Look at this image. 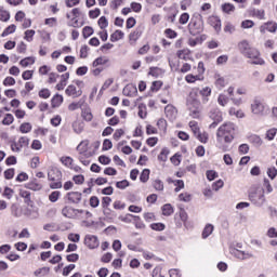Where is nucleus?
Instances as JSON below:
<instances>
[{
	"label": "nucleus",
	"instance_id": "393cba45",
	"mask_svg": "<svg viewBox=\"0 0 277 277\" xmlns=\"http://www.w3.org/2000/svg\"><path fill=\"white\" fill-rule=\"evenodd\" d=\"M68 79H70V74L65 72L61 76L60 83L56 84V90L62 91L68 84Z\"/></svg>",
	"mask_w": 277,
	"mask_h": 277
},
{
	"label": "nucleus",
	"instance_id": "09e8293b",
	"mask_svg": "<svg viewBox=\"0 0 277 277\" xmlns=\"http://www.w3.org/2000/svg\"><path fill=\"white\" fill-rule=\"evenodd\" d=\"M149 179H150V170L148 169L143 170L140 176V181L142 183H147Z\"/></svg>",
	"mask_w": 277,
	"mask_h": 277
},
{
	"label": "nucleus",
	"instance_id": "c85d7f7f",
	"mask_svg": "<svg viewBox=\"0 0 277 277\" xmlns=\"http://www.w3.org/2000/svg\"><path fill=\"white\" fill-rule=\"evenodd\" d=\"M26 189H31V192H40L42 189V184H40L37 180L28 182L25 184Z\"/></svg>",
	"mask_w": 277,
	"mask_h": 277
},
{
	"label": "nucleus",
	"instance_id": "412c9836",
	"mask_svg": "<svg viewBox=\"0 0 277 277\" xmlns=\"http://www.w3.org/2000/svg\"><path fill=\"white\" fill-rule=\"evenodd\" d=\"M82 195L79 192H70L67 194V200L72 205H79L81 202Z\"/></svg>",
	"mask_w": 277,
	"mask_h": 277
},
{
	"label": "nucleus",
	"instance_id": "ea45409f",
	"mask_svg": "<svg viewBox=\"0 0 277 277\" xmlns=\"http://www.w3.org/2000/svg\"><path fill=\"white\" fill-rule=\"evenodd\" d=\"M21 66L23 68H27V66H32V64H36V58L29 56L19 62Z\"/></svg>",
	"mask_w": 277,
	"mask_h": 277
},
{
	"label": "nucleus",
	"instance_id": "c9c22d12",
	"mask_svg": "<svg viewBox=\"0 0 277 277\" xmlns=\"http://www.w3.org/2000/svg\"><path fill=\"white\" fill-rule=\"evenodd\" d=\"M161 211L162 215L170 216L172 215V213H174V208L172 207V205L166 203L164 206H162Z\"/></svg>",
	"mask_w": 277,
	"mask_h": 277
},
{
	"label": "nucleus",
	"instance_id": "bf43d9fd",
	"mask_svg": "<svg viewBox=\"0 0 277 277\" xmlns=\"http://www.w3.org/2000/svg\"><path fill=\"white\" fill-rule=\"evenodd\" d=\"M181 202H192V195L189 193H182L179 195Z\"/></svg>",
	"mask_w": 277,
	"mask_h": 277
},
{
	"label": "nucleus",
	"instance_id": "13d9d810",
	"mask_svg": "<svg viewBox=\"0 0 277 277\" xmlns=\"http://www.w3.org/2000/svg\"><path fill=\"white\" fill-rule=\"evenodd\" d=\"M134 217H135V215H133V214H126V215H120L119 220L121 222H124V224H131V222H133Z\"/></svg>",
	"mask_w": 277,
	"mask_h": 277
},
{
	"label": "nucleus",
	"instance_id": "dca6fc26",
	"mask_svg": "<svg viewBox=\"0 0 277 277\" xmlns=\"http://www.w3.org/2000/svg\"><path fill=\"white\" fill-rule=\"evenodd\" d=\"M227 94H229V96H232L230 101L234 105H236V107H239L240 105H243V98L237 97L235 95V87H228Z\"/></svg>",
	"mask_w": 277,
	"mask_h": 277
},
{
	"label": "nucleus",
	"instance_id": "ddd939ff",
	"mask_svg": "<svg viewBox=\"0 0 277 277\" xmlns=\"http://www.w3.org/2000/svg\"><path fill=\"white\" fill-rule=\"evenodd\" d=\"M84 246L89 248V250H96L98 246H101V241L98 240V237L95 235H85L84 236Z\"/></svg>",
	"mask_w": 277,
	"mask_h": 277
},
{
	"label": "nucleus",
	"instance_id": "39448f33",
	"mask_svg": "<svg viewBox=\"0 0 277 277\" xmlns=\"http://www.w3.org/2000/svg\"><path fill=\"white\" fill-rule=\"evenodd\" d=\"M48 181H51V189H62V171L56 167H51L48 171Z\"/></svg>",
	"mask_w": 277,
	"mask_h": 277
},
{
	"label": "nucleus",
	"instance_id": "680f3d73",
	"mask_svg": "<svg viewBox=\"0 0 277 277\" xmlns=\"http://www.w3.org/2000/svg\"><path fill=\"white\" fill-rule=\"evenodd\" d=\"M266 174L268 177H271L272 181H274V179H276L277 176V169L276 167H271L267 169Z\"/></svg>",
	"mask_w": 277,
	"mask_h": 277
},
{
	"label": "nucleus",
	"instance_id": "338daca9",
	"mask_svg": "<svg viewBox=\"0 0 277 277\" xmlns=\"http://www.w3.org/2000/svg\"><path fill=\"white\" fill-rule=\"evenodd\" d=\"M138 116L142 119L146 118V116H147V114H146V106L144 104H140L138 105Z\"/></svg>",
	"mask_w": 277,
	"mask_h": 277
},
{
	"label": "nucleus",
	"instance_id": "e2e57ef3",
	"mask_svg": "<svg viewBox=\"0 0 277 277\" xmlns=\"http://www.w3.org/2000/svg\"><path fill=\"white\" fill-rule=\"evenodd\" d=\"M276 133H277V129H275V128L267 130L266 140H268V142H272V140H274V137H276Z\"/></svg>",
	"mask_w": 277,
	"mask_h": 277
},
{
	"label": "nucleus",
	"instance_id": "5fc2aeb1",
	"mask_svg": "<svg viewBox=\"0 0 277 277\" xmlns=\"http://www.w3.org/2000/svg\"><path fill=\"white\" fill-rule=\"evenodd\" d=\"M94 34V28H92L91 26H85L82 29V36L83 38H90V36H92Z\"/></svg>",
	"mask_w": 277,
	"mask_h": 277
},
{
	"label": "nucleus",
	"instance_id": "8fccbe9b",
	"mask_svg": "<svg viewBox=\"0 0 277 277\" xmlns=\"http://www.w3.org/2000/svg\"><path fill=\"white\" fill-rule=\"evenodd\" d=\"M229 98L225 94H220L217 97V103L221 107H226L228 105Z\"/></svg>",
	"mask_w": 277,
	"mask_h": 277
},
{
	"label": "nucleus",
	"instance_id": "b1692460",
	"mask_svg": "<svg viewBox=\"0 0 277 277\" xmlns=\"http://www.w3.org/2000/svg\"><path fill=\"white\" fill-rule=\"evenodd\" d=\"M81 118L85 122H92V120L94 119V115H92V109L90 107L82 108Z\"/></svg>",
	"mask_w": 277,
	"mask_h": 277
},
{
	"label": "nucleus",
	"instance_id": "6e6d98bb",
	"mask_svg": "<svg viewBox=\"0 0 277 277\" xmlns=\"http://www.w3.org/2000/svg\"><path fill=\"white\" fill-rule=\"evenodd\" d=\"M188 124L194 135L200 133V127L198 126L197 121H190Z\"/></svg>",
	"mask_w": 277,
	"mask_h": 277
},
{
	"label": "nucleus",
	"instance_id": "69168bd1",
	"mask_svg": "<svg viewBox=\"0 0 277 277\" xmlns=\"http://www.w3.org/2000/svg\"><path fill=\"white\" fill-rule=\"evenodd\" d=\"M39 97L40 98H50L51 97V91L49 89H41L39 91Z\"/></svg>",
	"mask_w": 277,
	"mask_h": 277
},
{
	"label": "nucleus",
	"instance_id": "a19ab883",
	"mask_svg": "<svg viewBox=\"0 0 277 277\" xmlns=\"http://www.w3.org/2000/svg\"><path fill=\"white\" fill-rule=\"evenodd\" d=\"M142 27H137L132 34H130V40H133L134 42L140 40L142 37Z\"/></svg>",
	"mask_w": 277,
	"mask_h": 277
},
{
	"label": "nucleus",
	"instance_id": "f257e3e1",
	"mask_svg": "<svg viewBox=\"0 0 277 277\" xmlns=\"http://www.w3.org/2000/svg\"><path fill=\"white\" fill-rule=\"evenodd\" d=\"M237 123L226 122L223 123L216 131V146L223 153L228 150V146L226 144H230L235 140V135L237 133Z\"/></svg>",
	"mask_w": 277,
	"mask_h": 277
},
{
	"label": "nucleus",
	"instance_id": "9d476101",
	"mask_svg": "<svg viewBox=\"0 0 277 277\" xmlns=\"http://www.w3.org/2000/svg\"><path fill=\"white\" fill-rule=\"evenodd\" d=\"M27 146H29V137L22 136L17 142L11 144V150L13 153H21L23 148H27Z\"/></svg>",
	"mask_w": 277,
	"mask_h": 277
},
{
	"label": "nucleus",
	"instance_id": "2f4dec72",
	"mask_svg": "<svg viewBox=\"0 0 277 277\" xmlns=\"http://www.w3.org/2000/svg\"><path fill=\"white\" fill-rule=\"evenodd\" d=\"M64 103V96L56 94L52 97L51 104L53 108L60 107Z\"/></svg>",
	"mask_w": 277,
	"mask_h": 277
},
{
	"label": "nucleus",
	"instance_id": "20e7f679",
	"mask_svg": "<svg viewBox=\"0 0 277 277\" xmlns=\"http://www.w3.org/2000/svg\"><path fill=\"white\" fill-rule=\"evenodd\" d=\"M250 201L255 207H263L265 205V189L261 185H254L249 192Z\"/></svg>",
	"mask_w": 277,
	"mask_h": 277
},
{
	"label": "nucleus",
	"instance_id": "72a5a7b5",
	"mask_svg": "<svg viewBox=\"0 0 277 277\" xmlns=\"http://www.w3.org/2000/svg\"><path fill=\"white\" fill-rule=\"evenodd\" d=\"M248 140L251 144H254L255 146H263V138H261V136L256 134H251Z\"/></svg>",
	"mask_w": 277,
	"mask_h": 277
},
{
	"label": "nucleus",
	"instance_id": "4c0bfd02",
	"mask_svg": "<svg viewBox=\"0 0 277 277\" xmlns=\"http://www.w3.org/2000/svg\"><path fill=\"white\" fill-rule=\"evenodd\" d=\"M124 96H133V94H137V88L133 85H127L123 89Z\"/></svg>",
	"mask_w": 277,
	"mask_h": 277
},
{
	"label": "nucleus",
	"instance_id": "7ed1b4c3",
	"mask_svg": "<svg viewBox=\"0 0 277 277\" xmlns=\"http://www.w3.org/2000/svg\"><path fill=\"white\" fill-rule=\"evenodd\" d=\"M62 215H64V217H68L69 220H83V217H92V213H90V211L75 209L70 206H65L62 209Z\"/></svg>",
	"mask_w": 277,
	"mask_h": 277
},
{
	"label": "nucleus",
	"instance_id": "7c9ffc66",
	"mask_svg": "<svg viewBox=\"0 0 277 277\" xmlns=\"http://www.w3.org/2000/svg\"><path fill=\"white\" fill-rule=\"evenodd\" d=\"M71 127H72L74 133H77L78 135L80 133H83V128H84L83 121L76 120L72 122Z\"/></svg>",
	"mask_w": 277,
	"mask_h": 277
},
{
	"label": "nucleus",
	"instance_id": "aec40b11",
	"mask_svg": "<svg viewBox=\"0 0 277 277\" xmlns=\"http://www.w3.org/2000/svg\"><path fill=\"white\" fill-rule=\"evenodd\" d=\"M211 93H212L211 87H203L199 91L203 105H207V103H209V96H211Z\"/></svg>",
	"mask_w": 277,
	"mask_h": 277
},
{
	"label": "nucleus",
	"instance_id": "864d4df0",
	"mask_svg": "<svg viewBox=\"0 0 277 277\" xmlns=\"http://www.w3.org/2000/svg\"><path fill=\"white\" fill-rule=\"evenodd\" d=\"M82 105V102H72L68 105V111H77V109H81Z\"/></svg>",
	"mask_w": 277,
	"mask_h": 277
},
{
	"label": "nucleus",
	"instance_id": "49530a36",
	"mask_svg": "<svg viewBox=\"0 0 277 277\" xmlns=\"http://www.w3.org/2000/svg\"><path fill=\"white\" fill-rule=\"evenodd\" d=\"M169 155H170V149H168L167 147L162 148L158 156L159 161H168Z\"/></svg>",
	"mask_w": 277,
	"mask_h": 277
},
{
	"label": "nucleus",
	"instance_id": "cd10ccee",
	"mask_svg": "<svg viewBox=\"0 0 277 277\" xmlns=\"http://www.w3.org/2000/svg\"><path fill=\"white\" fill-rule=\"evenodd\" d=\"M61 161L63 166H66V168H69L70 170H76V172L79 170V167H75L72 163L74 160L71 157H62Z\"/></svg>",
	"mask_w": 277,
	"mask_h": 277
},
{
	"label": "nucleus",
	"instance_id": "6ab92c4d",
	"mask_svg": "<svg viewBox=\"0 0 277 277\" xmlns=\"http://www.w3.org/2000/svg\"><path fill=\"white\" fill-rule=\"evenodd\" d=\"M214 79V85L215 88H217V90H223V88H226V85H228V81H226V79L220 74H215Z\"/></svg>",
	"mask_w": 277,
	"mask_h": 277
},
{
	"label": "nucleus",
	"instance_id": "774afa93",
	"mask_svg": "<svg viewBox=\"0 0 277 277\" xmlns=\"http://www.w3.org/2000/svg\"><path fill=\"white\" fill-rule=\"evenodd\" d=\"M169 276L170 277H183V275L181 274L180 269L176 268H172L169 271Z\"/></svg>",
	"mask_w": 277,
	"mask_h": 277
},
{
	"label": "nucleus",
	"instance_id": "f8f14e48",
	"mask_svg": "<svg viewBox=\"0 0 277 277\" xmlns=\"http://www.w3.org/2000/svg\"><path fill=\"white\" fill-rule=\"evenodd\" d=\"M251 113L254 116H263L265 114V104L259 98L253 100L251 103Z\"/></svg>",
	"mask_w": 277,
	"mask_h": 277
},
{
	"label": "nucleus",
	"instance_id": "603ef678",
	"mask_svg": "<svg viewBox=\"0 0 277 277\" xmlns=\"http://www.w3.org/2000/svg\"><path fill=\"white\" fill-rule=\"evenodd\" d=\"M14 31H16V25H10L3 30L1 37L5 38V36H10V34H14Z\"/></svg>",
	"mask_w": 277,
	"mask_h": 277
},
{
	"label": "nucleus",
	"instance_id": "bb28decb",
	"mask_svg": "<svg viewBox=\"0 0 277 277\" xmlns=\"http://www.w3.org/2000/svg\"><path fill=\"white\" fill-rule=\"evenodd\" d=\"M213 230H215V227L213 226V224L208 223L202 230V234H201L202 239H209V237L213 235Z\"/></svg>",
	"mask_w": 277,
	"mask_h": 277
},
{
	"label": "nucleus",
	"instance_id": "423d86ee",
	"mask_svg": "<svg viewBox=\"0 0 277 277\" xmlns=\"http://www.w3.org/2000/svg\"><path fill=\"white\" fill-rule=\"evenodd\" d=\"M188 31L190 36H198L205 31V21H202V15L192 19V22L188 24Z\"/></svg>",
	"mask_w": 277,
	"mask_h": 277
},
{
	"label": "nucleus",
	"instance_id": "a211bd4d",
	"mask_svg": "<svg viewBox=\"0 0 277 277\" xmlns=\"http://www.w3.org/2000/svg\"><path fill=\"white\" fill-rule=\"evenodd\" d=\"M164 114H166L168 120H170L171 122H174V120H176L177 111H176V108L174 106L167 105L164 107Z\"/></svg>",
	"mask_w": 277,
	"mask_h": 277
},
{
	"label": "nucleus",
	"instance_id": "2eb2a0df",
	"mask_svg": "<svg viewBox=\"0 0 277 277\" xmlns=\"http://www.w3.org/2000/svg\"><path fill=\"white\" fill-rule=\"evenodd\" d=\"M208 25L210 27H213V29L219 34V31H222V19H220V16L217 15H211L208 17Z\"/></svg>",
	"mask_w": 277,
	"mask_h": 277
},
{
	"label": "nucleus",
	"instance_id": "a18cd8bd",
	"mask_svg": "<svg viewBox=\"0 0 277 277\" xmlns=\"http://www.w3.org/2000/svg\"><path fill=\"white\" fill-rule=\"evenodd\" d=\"M90 157H92V154H80L79 155V161H81L82 164L84 166H89L91 163V161L89 160Z\"/></svg>",
	"mask_w": 277,
	"mask_h": 277
},
{
	"label": "nucleus",
	"instance_id": "9b49d317",
	"mask_svg": "<svg viewBox=\"0 0 277 277\" xmlns=\"http://www.w3.org/2000/svg\"><path fill=\"white\" fill-rule=\"evenodd\" d=\"M230 254H233L235 259H238V261H248L250 259H254V254L252 252L239 250L236 248L230 250Z\"/></svg>",
	"mask_w": 277,
	"mask_h": 277
},
{
	"label": "nucleus",
	"instance_id": "0e129e2a",
	"mask_svg": "<svg viewBox=\"0 0 277 277\" xmlns=\"http://www.w3.org/2000/svg\"><path fill=\"white\" fill-rule=\"evenodd\" d=\"M150 228H151V230H158V232L166 230V224H163V223H154V224L150 225Z\"/></svg>",
	"mask_w": 277,
	"mask_h": 277
},
{
	"label": "nucleus",
	"instance_id": "f03ea898",
	"mask_svg": "<svg viewBox=\"0 0 277 277\" xmlns=\"http://www.w3.org/2000/svg\"><path fill=\"white\" fill-rule=\"evenodd\" d=\"M187 107L190 118H195L196 120L202 118V104L198 98V92L192 91L189 93L187 98Z\"/></svg>",
	"mask_w": 277,
	"mask_h": 277
},
{
	"label": "nucleus",
	"instance_id": "473e14b6",
	"mask_svg": "<svg viewBox=\"0 0 277 277\" xmlns=\"http://www.w3.org/2000/svg\"><path fill=\"white\" fill-rule=\"evenodd\" d=\"M19 196H21V198H24L25 205H27L29 202H34L31 200V193H29V190H25V189L21 188L19 189Z\"/></svg>",
	"mask_w": 277,
	"mask_h": 277
},
{
	"label": "nucleus",
	"instance_id": "5701e85b",
	"mask_svg": "<svg viewBox=\"0 0 277 277\" xmlns=\"http://www.w3.org/2000/svg\"><path fill=\"white\" fill-rule=\"evenodd\" d=\"M67 96H71L72 98H78V96H81V90H77V87L69 84L65 91Z\"/></svg>",
	"mask_w": 277,
	"mask_h": 277
},
{
	"label": "nucleus",
	"instance_id": "37998d69",
	"mask_svg": "<svg viewBox=\"0 0 277 277\" xmlns=\"http://www.w3.org/2000/svg\"><path fill=\"white\" fill-rule=\"evenodd\" d=\"M0 21H2V23H8V21H10V11L0 8Z\"/></svg>",
	"mask_w": 277,
	"mask_h": 277
},
{
	"label": "nucleus",
	"instance_id": "f704fd0d",
	"mask_svg": "<svg viewBox=\"0 0 277 277\" xmlns=\"http://www.w3.org/2000/svg\"><path fill=\"white\" fill-rule=\"evenodd\" d=\"M228 114H229V116H235V118H246V113H243L241 109H237L235 107L229 108Z\"/></svg>",
	"mask_w": 277,
	"mask_h": 277
},
{
	"label": "nucleus",
	"instance_id": "6e6552de",
	"mask_svg": "<svg viewBox=\"0 0 277 277\" xmlns=\"http://www.w3.org/2000/svg\"><path fill=\"white\" fill-rule=\"evenodd\" d=\"M238 49L240 51V53H242V55H245V57H256V55H259V51H256L255 49H252L250 47V43L247 40H242L238 43Z\"/></svg>",
	"mask_w": 277,
	"mask_h": 277
},
{
	"label": "nucleus",
	"instance_id": "de8ad7c7",
	"mask_svg": "<svg viewBox=\"0 0 277 277\" xmlns=\"http://www.w3.org/2000/svg\"><path fill=\"white\" fill-rule=\"evenodd\" d=\"M157 127L162 131V133H166V131H168V121H166L163 118H160L157 121Z\"/></svg>",
	"mask_w": 277,
	"mask_h": 277
},
{
	"label": "nucleus",
	"instance_id": "f3484780",
	"mask_svg": "<svg viewBox=\"0 0 277 277\" xmlns=\"http://www.w3.org/2000/svg\"><path fill=\"white\" fill-rule=\"evenodd\" d=\"M277 30V23L276 22H268L263 24L260 27L261 34H265V31H269L271 34H276Z\"/></svg>",
	"mask_w": 277,
	"mask_h": 277
},
{
	"label": "nucleus",
	"instance_id": "58836bf2",
	"mask_svg": "<svg viewBox=\"0 0 277 277\" xmlns=\"http://www.w3.org/2000/svg\"><path fill=\"white\" fill-rule=\"evenodd\" d=\"M252 16H255V18H259L260 21H265V10L253 9Z\"/></svg>",
	"mask_w": 277,
	"mask_h": 277
},
{
	"label": "nucleus",
	"instance_id": "4d7b16f0",
	"mask_svg": "<svg viewBox=\"0 0 277 277\" xmlns=\"http://www.w3.org/2000/svg\"><path fill=\"white\" fill-rule=\"evenodd\" d=\"M60 196H62L61 192L58 190L52 192L49 196L50 202H57V200H60Z\"/></svg>",
	"mask_w": 277,
	"mask_h": 277
},
{
	"label": "nucleus",
	"instance_id": "1a4fd4ad",
	"mask_svg": "<svg viewBox=\"0 0 277 277\" xmlns=\"http://www.w3.org/2000/svg\"><path fill=\"white\" fill-rule=\"evenodd\" d=\"M67 18L69 19L68 26L69 27H83V23H79V16H81V10L78 8L72 9L70 13H67Z\"/></svg>",
	"mask_w": 277,
	"mask_h": 277
},
{
	"label": "nucleus",
	"instance_id": "4468645a",
	"mask_svg": "<svg viewBox=\"0 0 277 277\" xmlns=\"http://www.w3.org/2000/svg\"><path fill=\"white\" fill-rule=\"evenodd\" d=\"M209 116H210L211 120L214 121L210 124V129H215V127H217V124H220V122H222V120H224V118L222 117V111H220V109H217V108L211 110Z\"/></svg>",
	"mask_w": 277,
	"mask_h": 277
},
{
	"label": "nucleus",
	"instance_id": "c756f323",
	"mask_svg": "<svg viewBox=\"0 0 277 277\" xmlns=\"http://www.w3.org/2000/svg\"><path fill=\"white\" fill-rule=\"evenodd\" d=\"M90 146V141L85 140L82 141L78 146H77V150L79 153V155H88V148Z\"/></svg>",
	"mask_w": 277,
	"mask_h": 277
},
{
	"label": "nucleus",
	"instance_id": "052dcab7",
	"mask_svg": "<svg viewBox=\"0 0 277 277\" xmlns=\"http://www.w3.org/2000/svg\"><path fill=\"white\" fill-rule=\"evenodd\" d=\"M19 131H21V133H30L31 132V123H29V122L22 123L19 127Z\"/></svg>",
	"mask_w": 277,
	"mask_h": 277
},
{
	"label": "nucleus",
	"instance_id": "4be33fe9",
	"mask_svg": "<svg viewBox=\"0 0 277 277\" xmlns=\"http://www.w3.org/2000/svg\"><path fill=\"white\" fill-rule=\"evenodd\" d=\"M186 83H196V81H205V75L202 74H188L185 76Z\"/></svg>",
	"mask_w": 277,
	"mask_h": 277
},
{
	"label": "nucleus",
	"instance_id": "c03bdc74",
	"mask_svg": "<svg viewBox=\"0 0 277 277\" xmlns=\"http://www.w3.org/2000/svg\"><path fill=\"white\" fill-rule=\"evenodd\" d=\"M153 187L156 189V192H163L164 186H163V181L156 179L153 181Z\"/></svg>",
	"mask_w": 277,
	"mask_h": 277
},
{
	"label": "nucleus",
	"instance_id": "a878e982",
	"mask_svg": "<svg viewBox=\"0 0 277 277\" xmlns=\"http://www.w3.org/2000/svg\"><path fill=\"white\" fill-rule=\"evenodd\" d=\"M106 64H109V58L107 56H100L93 61L92 66L93 68H96V67H103Z\"/></svg>",
	"mask_w": 277,
	"mask_h": 277
},
{
	"label": "nucleus",
	"instance_id": "79ce46f5",
	"mask_svg": "<svg viewBox=\"0 0 277 277\" xmlns=\"http://www.w3.org/2000/svg\"><path fill=\"white\" fill-rule=\"evenodd\" d=\"M124 38V32L122 30H116L111 36H110V41L111 42H118V40H122Z\"/></svg>",
	"mask_w": 277,
	"mask_h": 277
},
{
	"label": "nucleus",
	"instance_id": "0eeeda50",
	"mask_svg": "<svg viewBox=\"0 0 277 277\" xmlns=\"http://www.w3.org/2000/svg\"><path fill=\"white\" fill-rule=\"evenodd\" d=\"M23 215L28 217V220H38L40 217V210L36 207L34 201L26 203V207L22 210Z\"/></svg>",
	"mask_w": 277,
	"mask_h": 277
},
{
	"label": "nucleus",
	"instance_id": "3c124183",
	"mask_svg": "<svg viewBox=\"0 0 277 277\" xmlns=\"http://www.w3.org/2000/svg\"><path fill=\"white\" fill-rule=\"evenodd\" d=\"M12 122H14V115L6 114L2 120V124H4L5 127H10Z\"/></svg>",
	"mask_w": 277,
	"mask_h": 277
},
{
	"label": "nucleus",
	"instance_id": "e433bc0d",
	"mask_svg": "<svg viewBox=\"0 0 277 277\" xmlns=\"http://www.w3.org/2000/svg\"><path fill=\"white\" fill-rule=\"evenodd\" d=\"M221 10L224 12V14H233V12H235V5L230 3H224L221 5Z\"/></svg>",
	"mask_w": 277,
	"mask_h": 277
}]
</instances>
